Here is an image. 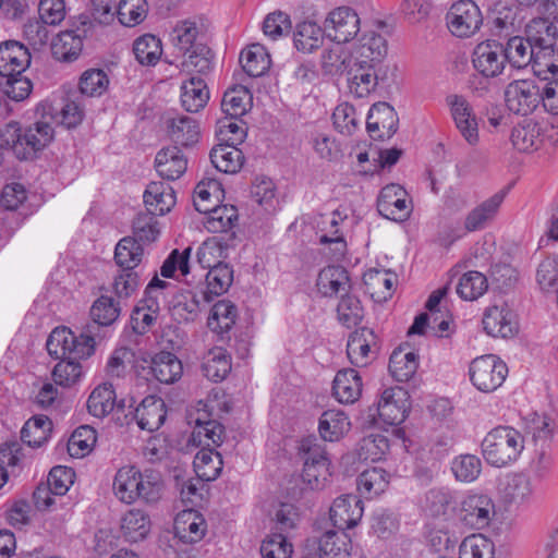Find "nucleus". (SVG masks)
<instances>
[{"label":"nucleus","mask_w":558,"mask_h":558,"mask_svg":"<svg viewBox=\"0 0 558 558\" xmlns=\"http://www.w3.org/2000/svg\"><path fill=\"white\" fill-rule=\"evenodd\" d=\"M116 497L128 505L142 500L155 504L161 498L162 484L154 474H143L135 466L120 468L112 484Z\"/></svg>","instance_id":"1"},{"label":"nucleus","mask_w":558,"mask_h":558,"mask_svg":"<svg viewBox=\"0 0 558 558\" xmlns=\"http://www.w3.org/2000/svg\"><path fill=\"white\" fill-rule=\"evenodd\" d=\"M481 447L487 463L504 468L520 457L524 449V438L513 427L497 426L487 433Z\"/></svg>","instance_id":"2"},{"label":"nucleus","mask_w":558,"mask_h":558,"mask_svg":"<svg viewBox=\"0 0 558 558\" xmlns=\"http://www.w3.org/2000/svg\"><path fill=\"white\" fill-rule=\"evenodd\" d=\"M395 70V66H375L354 60L345 73L348 92L354 98H366L377 89L388 87Z\"/></svg>","instance_id":"3"},{"label":"nucleus","mask_w":558,"mask_h":558,"mask_svg":"<svg viewBox=\"0 0 558 558\" xmlns=\"http://www.w3.org/2000/svg\"><path fill=\"white\" fill-rule=\"evenodd\" d=\"M47 351L57 360L84 359L94 353V337L81 333L78 337L68 327L54 328L47 339Z\"/></svg>","instance_id":"4"},{"label":"nucleus","mask_w":558,"mask_h":558,"mask_svg":"<svg viewBox=\"0 0 558 558\" xmlns=\"http://www.w3.org/2000/svg\"><path fill=\"white\" fill-rule=\"evenodd\" d=\"M508 367L494 354L482 355L474 359L469 368L473 386L482 392H493L505 381Z\"/></svg>","instance_id":"5"},{"label":"nucleus","mask_w":558,"mask_h":558,"mask_svg":"<svg viewBox=\"0 0 558 558\" xmlns=\"http://www.w3.org/2000/svg\"><path fill=\"white\" fill-rule=\"evenodd\" d=\"M541 86L533 80H515L505 88V102L509 111L527 116L542 104Z\"/></svg>","instance_id":"6"},{"label":"nucleus","mask_w":558,"mask_h":558,"mask_svg":"<svg viewBox=\"0 0 558 558\" xmlns=\"http://www.w3.org/2000/svg\"><path fill=\"white\" fill-rule=\"evenodd\" d=\"M446 20L449 31L461 38L475 34L483 23L481 10L472 0L454 2L449 9Z\"/></svg>","instance_id":"7"},{"label":"nucleus","mask_w":558,"mask_h":558,"mask_svg":"<svg viewBox=\"0 0 558 558\" xmlns=\"http://www.w3.org/2000/svg\"><path fill=\"white\" fill-rule=\"evenodd\" d=\"M361 21L350 7H339L327 15L324 23L326 36L337 44L351 41L360 32Z\"/></svg>","instance_id":"8"},{"label":"nucleus","mask_w":558,"mask_h":558,"mask_svg":"<svg viewBox=\"0 0 558 558\" xmlns=\"http://www.w3.org/2000/svg\"><path fill=\"white\" fill-rule=\"evenodd\" d=\"M474 69L486 78H494L502 74L507 59L504 46L496 40L478 44L472 56Z\"/></svg>","instance_id":"9"},{"label":"nucleus","mask_w":558,"mask_h":558,"mask_svg":"<svg viewBox=\"0 0 558 558\" xmlns=\"http://www.w3.org/2000/svg\"><path fill=\"white\" fill-rule=\"evenodd\" d=\"M450 116L461 136L470 144L478 142V124L474 110L463 95L451 94L446 97Z\"/></svg>","instance_id":"10"},{"label":"nucleus","mask_w":558,"mask_h":558,"mask_svg":"<svg viewBox=\"0 0 558 558\" xmlns=\"http://www.w3.org/2000/svg\"><path fill=\"white\" fill-rule=\"evenodd\" d=\"M78 26L75 29H65L58 34L51 44L52 54L57 60H75L83 49V38L92 27L87 15H80Z\"/></svg>","instance_id":"11"},{"label":"nucleus","mask_w":558,"mask_h":558,"mask_svg":"<svg viewBox=\"0 0 558 558\" xmlns=\"http://www.w3.org/2000/svg\"><path fill=\"white\" fill-rule=\"evenodd\" d=\"M495 514V505L487 495L473 494L466 496L459 510V520L470 529L486 527Z\"/></svg>","instance_id":"12"},{"label":"nucleus","mask_w":558,"mask_h":558,"mask_svg":"<svg viewBox=\"0 0 558 558\" xmlns=\"http://www.w3.org/2000/svg\"><path fill=\"white\" fill-rule=\"evenodd\" d=\"M409 409L408 391L401 387H391L383 391L376 412L384 424L399 425L407 418Z\"/></svg>","instance_id":"13"},{"label":"nucleus","mask_w":558,"mask_h":558,"mask_svg":"<svg viewBox=\"0 0 558 558\" xmlns=\"http://www.w3.org/2000/svg\"><path fill=\"white\" fill-rule=\"evenodd\" d=\"M378 213L392 221H404L411 214L407 191L399 184H388L381 189L377 199Z\"/></svg>","instance_id":"14"},{"label":"nucleus","mask_w":558,"mask_h":558,"mask_svg":"<svg viewBox=\"0 0 558 558\" xmlns=\"http://www.w3.org/2000/svg\"><path fill=\"white\" fill-rule=\"evenodd\" d=\"M376 351L377 337L372 329L362 327L349 336L347 354L353 365L357 367L368 365L376 357Z\"/></svg>","instance_id":"15"},{"label":"nucleus","mask_w":558,"mask_h":558,"mask_svg":"<svg viewBox=\"0 0 558 558\" xmlns=\"http://www.w3.org/2000/svg\"><path fill=\"white\" fill-rule=\"evenodd\" d=\"M398 122L393 107L387 102H377L368 111L366 128L372 138L384 141L397 132Z\"/></svg>","instance_id":"16"},{"label":"nucleus","mask_w":558,"mask_h":558,"mask_svg":"<svg viewBox=\"0 0 558 558\" xmlns=\"http://www.w3.org/2000/svg\"><path fill=\"white\" fill-rule=\"evenodd\" d=\"M329 513L332 524L338 530L352 529L362 519L363 502L355 495L340 496L335 499Z\"/></svg>","instance_id":"17"},{"label":"nucleus","mask_w":558,"mask_h":558,"mask_svg":"<svg viewBox=\"0 0 558 558\" xmlns=\"http://www.w3.org/2000/svg\"><path fill=\"white\" fill-rule=\"evenodd\" d=\"M330 461L320 446L307 449L302 477L312 489H319L330 476Z\"/></svg>","instance_id":"18"},{"label":"nucleus","mask_w":558,"mask_h":558,"mask_svg":"<svg viewBox=\"0 0 558 558\" xmlns=\"http://www.w3.org/2000/svg\"><path fill=\"white\" fill-rule=\"evenodd\" d=\"M483 326L492 337L509 338L518 331L515 314L507 306H490L483 316Z\"/></svg>","instance_id":"19"},{"label":"nucleus","mask_w":558,"mask_h":558,"mask_svg":"<svg viewBox=\"0 0 558 558\" xmlns=\"http://www.w3.org/2000/svg\"><path fill=\"white\" fill-rule=\"evenodd\" d=\"M507 192L498 191L489 198L474 207L464 219V231L475 232L485 229L497 216Z\"/></svg>","instance_id":"20"},{"label":"nucleus","mask_w":558,"mask_h":558,"mask_svg":"<svg viewBox=\"0 0 558 558\" xmlns=\"http://www.w3.org/2000/svg\"><path fill=\"white\" fill-rule=\"evenodd\" d=\"M29 64L31 53L24 45L15 40L0 44V76L22 74Z\"/></svg>","instance_id":"21"},{"label":"nucleus","mask_w":558,"mask_h":558,"mask_svg":"<svg viewBox=\"0 0 558 558\" xmlns=\"http://www.w3.org/2000/svg\"><path fill=\"white\" fill-rule=\"evenodd\" d=\"M155 168L162 179L174 181L185 173L187 158L177 145L168 146L157 153Z\"/></svg>","instance_id":"22"},{"label":"nucleus","mask_w":558,"mask_h":558,"mask_svg":"<svg viewBox=\"0 0 558 558\" xmlns=\"http://www.w3.org/2000/svg\"><path fill=\"white\" fill-rule=\"evenodd\" d=\"M166 416V404L161 398L156 396L144 398L134 413L138 427L150 433L160 428Z\"/></svg>","instance_id":"23"},{"label":"nucleus","mask_w":558,"mask_h":558,"mask_svg":"<svg viewBox=\"0 0 558 558\" xmlns=\"http://www.w3.org/2000/svg\"><path fill=\"white\" fill-rule=\"evenodd\" d=\"M206 532V521L195 510H184L174 519V534L183 543L199 542Z\"/></svg>","instance_id":"24"},{"label":"nucleus","mask_w":558,"mask_h":558,"mask_svg":"<svg viewBox=\"0 0 558 558\" xmlns=\"http://www.w3.org/2000/svg\"><path fill=\"white\" fill-rule=\"evenodd\" d=\"M387 50V41L384 36L375 32L365 33L360 39L354 60L375 66H390L383 62Z\"/></svg>","instance_id":"25"},{"label":"nucleus","mask_w":558,"mask_h":558,"mask_svg":"<svg viewBox=\"0 0 558 558\" xmlns=\"http://www.w3.org/2000/svg\"><path fill=\"white\" fill-rule=\"evenodd\" d=\"M195 208L199 213L208 214L205 227L213 233H227L238 221V210L232 205L209 207L196 202Z\"/></svg>","instance_id":"26"},{"label":"nucleus","mask_w":558,"mask_h":558,"mask_svg":"<svg viewBox=\"0 0 558 558\" xmlns=\"http://www.w3.org/2000/svg\"><path fill=\"white\" fill-rule=\"evenodd\" d=\"M143 197L147 211L155 216L169 213L175 205L174 191L163 182L148 184Z\"/></svg>","instance_id":"27"},{"label":"nucleus","mask_w":558,"mask_h":558,"mask_svg":"<svg viewBox=\"0 0 558 558\" xmlns=\"http://www.w3.org/2000/svg\"><path fill=\"white\" fill-rule=\"evenodd\" d=\"M332 392L341 403H354L362 395V379L353 368L341 369L332 383Z\"/></svg>","instance_id":"28"},{"label":"nucleus","mask_w":558,"mask_h":558,"mask_svg":"<svg viewBox=\"0 0 558 558\" xmlns=\"http://www.w3.org/2000/svg\"><path fill=\"white\" fill-rule=\"evenodd\" d=\"M120 529L122 536L126 542H141L150 533V517L141 509H131L121 518Z\"/></svg>","instance_id":"29"},{"label":"nucleus","mask_w":558,"mask_h":558,"mask_svg":"<svg viewBox=\"0 0 558 558\" xmlns=\"http://www.w3.org/2000/svg\"><path fill=\"white\" fill-rule=\"evenodd\" d=\"M209 100V90L201 76H191L181 86V105L189 112L201 111Z\"/></svg>","instance_id":"30"},{"label":"nucleus","mask_w":558,"mask_h":558,"mask_svg":"<svg viewBox=\"0 0 558 558\" xmlns=\"http://www.w3.org/2000/svg\"><path fill=\"white\" fill-rule=\"evenodd\" d=\"M168 134L173 143L189 147L198 142L199 126L195 119L178 116L167 120Z\"/></svg>","instance_id":"31"},{"label":"nucleus","mask_w":558,"mask_h":558,"mask_svg":"<svg viewBox=\"0 0 558 558\" xmlns=\"http://www.w3.org/2000/svg\"><path fill=\"white\" fill-rule=\"evenodd\" d=\"M316 286L324 296L348 292L350 288L348 271L342 266H327L319 271Z\"/></svg>","instance_id":"32"},{"label":"nucleus","mask_w":558,"mask_h":558,"mask_svg":"<svg viewBox=\"0 0 558 558\" xmlns=\"http://www.w3.org/2000/svg\"><path fill=\"white\" fill-rule=\"evenodd\" d=\"M151 375L161 384H173L183 372L181 361L170 352L157 353L150 362Z\"/></svg>","instance_id":"33"},{"label":"nucleus","mask_w":558,"mask_h":558,"mask_svg":"<svg viewBox=\"0 0 558 558\" xmlns=\"http://www.w3.org/2000/svg\"><path fill=\"white\" fill-rule=\"evenodd\" d=\"M352 549L351 539L344 531H327L318 541L322 558H349Z\"/></svg>","instance_id":"34"},{"label":"nucleus","mask_w":558,"mask_h":558,"mask_svg":"<svg viewBox=\"0 0 558 558\" xmlns=\"http://www.w3.org/2000/svg\"><path fill=\"white\" fill-rule=\"evenodd\" d=\"M210 161L223 173H236L244 162V155L235 144H219L210 151Z\"/></svg>","instance_id":"35"},{"label":"nucleus","mask_w":558,"mask_h":558,"mask_svg":"<svg viewBox=\"0 0 558 558\" xmlns=\"http://www.w3.org/2000/svg\"><path fill=\"white\" fill-rule=\"evenodd\" d=\"M243 72L250 77H259L270 68L271 60L267 50L259 44H253L240 54Z\"/></svg>","instance_id":"36"},{"label":"nucleus","mask_w":558,"mask_h":558,"mask_svg":"<svg viewBox=\"0 0 558 558\" xmlns=\"http://www.w3.org/2000/svg\"><path fill=\"white\" fill-rule=\"evenodd\" d=\"M349 417L341 410H327L320 418L318 430L324 440L337 441L350 429Z\"/></svg>","instance_id":"37"},{"label":"nucleus","mask_w":558,"mask_h":558,"mask_svg":"<svg viewBox=\"0 0 558 558\" xmlns=\"http://www.w3.org/2000/svg\"><path fill=\"white\" fill-rule=\"evenodd\" d=\"M202 371L213 381H221L231 371V356L221 347L210 349L203 359Z\"/></svg>","instance_id":"38"},{"label":"nucleus","mask_w":558,"mask_h":558,"mask_svg":"<svg viewBox=\"0 0 558 558\" xmlns=\"http://www.w3.org/2000/svg\"><path fill=\"white\" fill-rule=\"evenodd\" d=\"M252 105V94L243 84H235L223 95L221 108L230 118L244 116Z\"/></svg>","instance_id":"39"},{"label":"nucleus","mask_w":558,"mask_h":558,"mask_svg":"<svg viewBox=\"0 0 558 558\" xmlns=\"http://www.w3.org/2000/svg\"><path fill=\"white\" fill-rule=\"evenodd\" d=\"M507 62L514 69H525L533 62L534 45L526 36H514L504 46Z\"/></svg>","instance_id":"40"},{"label":"nucleus","mask_w":558,"mask_h":558,"mask_svg":"<svg viewBox=\"0 0 558 558\" xmlns=\"http://www.w3.org/2000/svg\"><path fill=\"white\" fill-rule=\"evenodd\" d=\"M511 143L515 149L523 153L533 151L542 143L541 130L533 120H523L511 131Z\"/></svg>","instance_id":"41"},{"label":"nucleus","mask_w":558,"mask_h":558,"mask_svg":"<svg viewBox=\"0 0 558 558\" xmlns=\"http://www.w3.org/2000/svg\"><path fill=\"white\" fill-rule=\"evenodd\" d=\"M52 422L45 415H35L29 418L21 430V439L32 448H39L50 437Z\"/></svg>","instance_id":"42"},{"label":"nucleus","mask_w":558,"mask_h":558,"mask_svg":"<svg viewBox=\"0 0 558 558\" xmlns=\"http://www.w3.org/2000/svg\"><path fill=\"white\" fill-rule=\"evenodd\" d=\"M181 71L191 76L208 74L213 69V52L206 45H197L184 54Z\"/></svg>","instance_id":"43"},{"label":"nucleus","mask_w":558,"mask_h":558,"mask_svg":"<svg viewBox=\"0 0 558 558\" xmlns=\"http://www.w3.org/2000/svg\"><path fill=\"white\" fill-rule=\"evenodd\" d=\"M525 36L535 48L556 46L558 28L548 19L537 17L530 21L525 27Z\"/></svg>","instance_id":"44"},{"label":"nucleus","mask_w":558,"mask_h":558,"mask_svg":"<svg viewBox=\"0 0 558 558\" xmlns=\"http://www.w3.org/2000/svg\"><path fill=\"white\" fill-rule=\"evenodd\" d=\"M144 248L136 239H121L114 250V260L122 270H134L143 260Z\"/></svg>","instance_id":"45"},{"label":"nucleus","mask_w":558,"mask_h":558,"mask_svg":"<svg viewBox=\"0 0 558 558\" xmlns=\"http://www.w3.org/2000/svg\"><path fill=\"white\" fill-rule=\"evenodd\" d=\"M193 465L198 478L210 482L220 475L223 462L218 451L203 448L196 453Z\"/></svg>","instance_id":"46"},{"label":"nucleus","mask_w":558,"mask_h":558,"mask_svg":"<svg viewBox=\"0 0 558 558\" xmlns=\"http://www.w3.org/2000/svg\"><path fill=\"white\" fill-rule=\"evenodd\" d=\"M53 138V129L48 122L38 121L23 131V146L27 158L45 148Z\"/></svg>","instance_id":"47"},{"label":"nucleus","mask_w":558,"mask_h":558,"mask_svg":"<svg viewBox=\"0 0 558 558\" xmlns=\"http://www.w3.org/2000/svg\"><path fill=\"white\" fill-rule=\"evenodd\" d=\"M236 307L228 300L217 302L209 314L208 328L218 335L227 333L235 323Z\"/></svg>","instance_id":"48"},{"label":"nucleus","mask_w":558,"mask_h":558,"mask_svg":"<svg viewBox=\"0 0 558 558\" xmlns=\"http://www.w3.org/2000/svg\"><path fill=\"white\" fill-rule=\"evenodd\" d=\"M114 407L116 392L113 386L108 383L96 387L87 400L89 414L98 418H102L110 414Z\"/></svg>","instance_id":"49"},{"label":"nucleus","mask_w":558,"mask_h":558,"mask_svg":"<svg viewBox=\"0 0 558 558\" xmlns=\"http://www.w3.org/2000/svg\"><path fill=\"white\" fill-rule=\"evenodd\" d=\"M532 71L541 81L558 75V53L555 46H544L535 48Z\"/></svg>","instance_id":"50"},{"label":"nucleus","mask_w":558,"mask_h":558,"mask_svg":"<svg viewBox=\"0 0 558 558\" xmlns=\"http://www.w3.org/2000/svg\"><path fill=\"white\" fill-rule=\"evenodd\" d=\"M205 279L206 289L201 290L213 300V296H218L229 289L233 280V271L227 264L214 265L205 275Z\"/></svg>","instance_id":"51"},{"label":"nucleus","mask_w":558,"mask_h":558,"mask_svg":"<svg viewBox=\"0 0 558 558\" xmlns=\"http://www.w3.org/2000/svg\"><path fill=\"white\" fill-rule=\"evenodd\" d=\"M198 35V27L195 22L185 20L177 23L169 34L170 43L182 54H186L193 50L195 46L201 45L196 43Z\"/></svg>","instance_id":"52"},{"label":"nucleus","mask_w":558,"mask_h":558,"mask_svg":"<svg viewBox=\"0 0 558 558\" xmlns=\"http://www.w3.org/2000/svg\"><path fill=\"white\" fill-rule=\"evenodd\" d=\"M389 483L388 473L381 468H372L363 471L357 478L360 493L372 498L385 492Z\"/></svg>","instance_id":"53"},{"label":"nucleus","mask_w":558,"mask_h":558,"mask_svg":"<svg viewBox=\"0 0 558 558\" xmlns=\"http://www.w3.org/2000/svg\"><path fill=\"white\" fill-rule=\"evenodd\" d=\"M133 52L142 65H155L162 54L161 40L150 34L143 35L134 41Z\"/></svg>","instance_id":"54"},{"label":"nucleus","mask_w":558,"mask_h":558,"mask_svg":"<svg viewBox=\"0 0 558 558\" xmlns=\"http://www.w3.org/2000/svg\"><path fill=\"white\" fill-rule=\"evenodd\" d=\"M416 354L395 350L389 360V371L398 381H408L417 369Z\"/></svg>","instance_id":"55"},{"label":"nucleus","mask_w":558,"mask_h":558,"mask_svg":"<svg viewBox=\"0 0 558 558\" xmlns=\"http://www.w3.org/2000/svg\"><path fill=\"white\" fill-rule=\"evenodd\" d=\"M228 243L222 236H214L206 240L197 250V263L202 269H211L214 265L223 264L220 259Z\"/></svg>","instance_id":"56"},{"label":"nucleus","mask_w":558,"mask_h":558,"mask_svg":"<svg viewBox=\"0 0 558 558\" xmlns=\"http://www.w3.org/2000/svg\"><path fill=\"white\" fill-rule=\"evenodd\" d=\"M494 543L482 534L465 537L459 547V558H494Z\"/></svg>","instance_id":"57"},{"label":"nucleus","mask_w":558,"mask_h":558,"mask_svg":"<svg viewBox=\"0 0 558 558\" xmlns=\"http://www.w3.org/2000/svg\"><path fill=\"white\" fill-rule=\"evenodd\" d=\"M293 40L299 51L312 52L319 47L323 40V31L316 23L305 21L298 24Z\"/></svg>","instance_id":"58"},{"label":"nucleus","mask_w":558,"mask_h":558,"mask_svg":"<svg viewBox=\"0 0 558 558\" xmlns=\"http://www.w3.org/2000/svg\"><path fill=\"white\" fill-rule=\"evenodd\" d=\"M339 45L325 50L322 54V68L326 74L338 75L347 73L351 63L354 62V57Z\"/></svg>","instance_id":"59"},{"label":"nucleus","mask_w":558,"mask_h":558,"mask_svg":"<svg viewBox=\"0 0 558 558\" xmlns=\"http://www.w3.org/2000/svg\"><path fill=\"white\" fill-rule=\"evenodd\" d=\"M148 4L146 0H120L117 8L119 22L126 27L141 24L147 16Z\"/></svg>","instance_id":"60"},{"label":"nucleus","mask_w":558,"mask_h":558,"mask_svg":"<svg viewBox=\"0 0 558 558\" xmlns=\"http://www.w3.org/2000/svg\"><path fill=\"white\" fill-rule=\"evenodd\" d=\"M396 281V275L388 270L373 269L366 275V284L372 296H376L379 301L391 298Z\"/></svg>","instance_id":"61"},{"label":"nucleus","mask_w":558,"mask_h":558,"mask_svg":"<svg viewBox=\"0 0 558 558\" xmlns=\"http://www.w3.org/2000/svg\"><path fill=\"white\" fill-rule=\"evenodd\" d=\"M451 470L457 481L471 483L480 476L482 462L475 454H461L453 459Z\"/></svg>","instance_id":"62"},{"label":"nucleus","mask_w":558,"mask_h":558,"mask_svg":"<svg viewBox=\"0 0 558 558\" xmlns=\"http://www.w3.org/2000/svg\"><path fill=\"white\" fill-rule=\"evenodd\" d=\"M487 288V279L482 272L469 271L461 277L457 293L463 300L473 301L482 296Z\"/></svg>","instance_id":"63"},{"label":"nucleus","mask_w":558,"mask_h":558,"mask_svg":"<svg viewBox=\"0 0 558 558\" xmlns=\"http://www.w3.org/2000/svg\"><path fill=\"white\" fill-rule=\"evenodd\" d=\"M292 553V544L288 541V535L282 533L271 532L260 545L263 558H291Z\"/></svg>","instance_id":"64"}]
</instances>
